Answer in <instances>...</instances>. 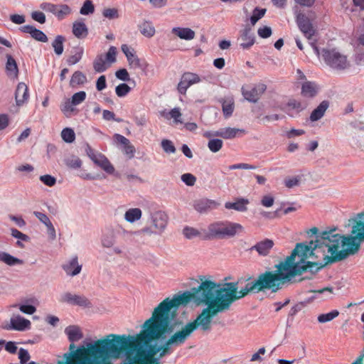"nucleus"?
I'll return each mask as SVG.
<instances>
[{"instance_id":"33","label":"nucleus","mask_w":364,"mask_h":364,"mask_svg":"<svg viewBox=\"0 0 364 364\" xmlns=\"http://www.w3.org/2000/svg\"><path fill=\"white\" fill-rule=\"evenodd\" d=\"M100 159L97 161L96 165L100 166L105 172L112 174L114 172V168L105 155L99 156Z\"/></svg>"},{"instance_id":"10","label":"nucleus","mask_w":364,"mask_h":364,"mask_svg":"<svg viewBox=\"0 0 364 364\" xmlns=\"http://www.w3.org/2000/svg\"><path fill=\"white\" fill-rule=\"evenodd\" d=\"M296 22L300 31L305 37L310 39L315 33V30L310 21L304 14L299 13L296 17Z\"/></svg>"},{"instance_id":"49","label":"nucleus","mask_w":364,"mask_h":364,"mask_svg":"<svg viewBox=\"0 0 364 364\" xmlns=\"http://www.w3.org/2000/svg\"><path fill=\"white\" fill-rule=\"evenodd\" d=\"M131 90L130 87L126 83H122L115 88L116 94L119 97L126 96Z\"/></svg>"},{"instance_id":"64","label":"nucleus","mask_w":364,"mask_h":364,"mask_svg":"<svg viewBox=\"0 0 364 364\" xmlns=\"http://www.w3.org/2000/svg\"><path fill=\"white\" fill-rule=\"evenodd\" d=\"M19 309L21 312L26 314H33L36 312V308L30 304H22L19 306Z\"/></svg>"},{"instance_id":"13","label":"nucleus","mask_w":364,"mask_h":364,"mask_svg":"<svg viewBox=\"0 0 364 364\" xmlns=\"http://www.w3.org/2000/svg\"><path fill=\"white\" fill-rule=\"evenodd\" d=\"M61 302L68 303L73 305H77L82 307H88L91 305L90 301L84 296L72 294L66 292L61 296L60 299Z\"/></svg>"},{"instance_id":"23","label":"nucleus","mask_w":364,"mask_h":364,"mask_svg":"<svg viewBox=\"0 0 364 364\" xmlns=\"http://www.w3.org/2000/svg\"><path fill=\"white\" fill-rule=\"evenodd\" d=\"M250 203L249 200L244 198H238L235 202H226L225 208L230 210L233 209L238 212H245L247 210V205Z\"/></svg>"},{"instance_id":"29","label":"nucleus","mask_w":364,"mask_h":364,"mask_svg":"<svg viewBox=\"0 0 364 364\" xmlns=\"http://www.w3.org/2000/svg\"><path fill=\"white\" fill-rule=\"evenodd\" d=\"M0 261L9 266L23 264V261L15 257L6 252H0Z\"/></svg>"},{"instance_id":"36","label":"nucleus","mask_w":364,"mask_h":364,"mask_svg":"<svg viewBox=\"0 0 364 364\" xmlns=\"http://www.w3.org/2000/svg\"><path fill=\"white\" fill-rule=\"evenodd\" d=\"M139 29L141 33L147 38H151L155 34V28L149 21H144L142 22L139 25Z\"/></svg>"},{"instance_id":"16","label":"nucleus","mask_w":364,"mask_h":364,"mask_svg":"<svg viewBox=\"0 0 364 364\" xmlns=\"http://www.w3.org/2000/svg\"><path fill=\"white\" fill-rule=\"evenodd\" d=\"M63 269L67 275L70 277H75L79 274L82 270V264L78 262L77 256H74L70 260L66 262L62 265Z\"/></svg>"},{"instance_id":"48","label":"nucleus","mask_w":364,"mask_h":364,"mask_svg":"<svg viewBox=\"0 0 364 364\" xmlns=\"http://www.w3.org/2000/svg\"><path fill=\"white\" fill-rule=\"evenodd\" d=\"M67 166L72 168H79L82 166V161L77 156H72L65 159Z\"/></svg>"},{"instance_id":"41","label":"nucleus","mask_w":364,"mask_h":364,"mask_svg":"<svg viewBox=\"0 0 364 364\" xmlns=\"http://www.w3.org/2000/svg\"><path fill=\"white\" fill-rule=\"evenodd\" d=\"M65 37L63 36H57L52 43V46L54 49L55 53L57 55H60L63 52V43Z\"/></svg>"},{"instance_id":"43","label":"nucleus","mask_w":364,"mask_h":364,"mask_svg":"<svg viewBox=\"0 0 364 364\" xmlns=\"http://www.w3.org/2000/svg\"><path fill=\"white\" fill-rule=\"evenodd\" d=\"M74 106L75 105L72 103V101L70 99H67L60 105V110L66 117H70L71 114L75 110Z\"/></svg>"},{"instance_id":"47","label":"nucleus","mask_w":364,"mask_h":364,"mask_svg":"<svg viewBox=\"0 0 364 364\" xmlns=\"http://www.w3.org/2000/svg\"><path fill=\"white\" fill-rule=\"evenodd\" d=\"M95 11V6L91 0H86L80 10L82 15H90Z\"/></svg>"},{"instance_id":"8","label":"nucleus","mask_w":364,"mask_h":364,"mask_svg":"<svg viewBox=\"0 0 364 364\" xmlns=\"http://www.w3.org/2000/svg\"><path fill=\"white\" fill-rule=\"evenodd\" d=\"M200 81L201 78L196 73L186 72L182 75L181 80L178 84V92L181 95H185L189 87Z\"/></svg>"},{"instance_id":"7","label":"nucleus","mask_w":364,"mask_h":364,"mask_svg":"<svg viewBox=\"0 0 364 364\" xmlns=\"http://www.w3.org/2000/svg\"><path fill=\"white\" fill-rule=\"evenodd\" d=\"M322 57L327 65L337 70H344L349 65L346 55L336 49L322 50Z\"/></svg>"},{"instance_id":"32","label":"nucleus","mask_w":364,"mask_h":364,"mask_svg":"<svg viewBox=\"0 0 364 364\" xmlns=\"http://www.w3.org/2000/svg\"><path fill=\"white\" fill-rule=\"evenodd\" d=\"M129 65L133 69L144 70L146 68V63L144 60L140 59L134 53L127 59Z\"/></svg>"},{"instance_id":"53","label":"nucleus","mask_w":364,"mask_h":364,"mask_svg":"<svg viewBox=\"0 0 364 364\" xmlns=\"http://www.w3.org/2000/svg\"><path fill=\"white\" fill-rule=\"evenodd\" d=\"M102 15L109 19H114L119 18L118 10L115 8L105 9Z\"/></svg>"},{"instance_id":"22","label":"nucleus","mask_w":364,"mask_h":364,"mask_svg":"<svg viewBox=\"0 0 364 364\" xmlns=\"http://www.w3.org/2000/svg\"><path fill=\"white\" fill-rule=\"evenodd\" d=\"M319 90L318 85L311 81H306L302 84L301 95L305 97L312 98L315 97Z\"/></svg>"},{"instance_id":"31","label":"nucleus","mask_w":364,"mask_h":364,"mask_svg":"<svg viewBox=\"0 0 364 364\" xmlns=\"http://www.w3.org/2000/svg\"><path fill=\"white\" fill-rule=\"evenodd\" d=\"M72 53L73 55L67 59V63L69 65H75L81 60L84 53V48L81 46H75L73 48Z\"/></svg>"},{"instance_id":"3","label":"nucleus","mask_w":364,"mask_h":364,"mask_svg":"<svg viewBox=\"0 0 364 364\" xmlns=\"http://www.w3.org/2000/svg\"><path fill=\"white\" fill-rule=\"evenodd\" d=\"M277 269L259 274L256 279L248 282L240 291L238 282L217 283L205 277H200L196 297L203 304H209L216 315L228 311L232 304L250 293H259L265 290L277 292L296 275L295 267L288 262H281Z\"/></svg>"},{"instance_id":"25","label":"nucleus","mask_w":364,"mask_h":364,"mask_svg":"<svg viewBox=\"0 0 364 364\" xmlns=\"http://www.w3.org/2000/svg\"><path fill=\"white\" fill-rule=\"evenodd\" d=\"M65 333L67 335L70 342L74 343L82 339L83 334L80 328L77 326H69L65 328Z\"/></svg>"},{"instance_id":"21","label":"nucleus","mask_w":364,"mask_h":364,"mask_svg":"<svg viewBox=\"0 0 364 364\" xmlns=\"http://www.w3.org/2000/svg\"><path fill=\"white\" fill-rule=\"evenodd\" d=\"M245 130L243 129L225 127L221 128L215 131L217 136L223 138L225 139H230L237 136L239 134H245Z\"/></svg>"},{"instance_id":"55","label":"nucleus","mask_w":364,"mask_h":364,"mask_svg":"<svg viewBox=\"0 0 364 364\" xmlns=\"http://www.w3.org/2000/svg\"><path fill=\"white\" fill-rule=\"evenodd\" d=\"M40 180L49 187H52L56 183V178L48 174L40 176Z\"/></svg>"},{"instance_id":"15","label":"nucleus","mask_w":364,"mask_h":364,"mask_svg":"<svg viewBox=\"0 0 364 364\" xmlns=\"http://www.w3.org/2000/svg\"><path fill=\"white\" fill-rule=\"evenodd\" d=\"M240 46L244 50L250 49L255 42V36L250 26H246L240 31Z\"/></svg>"},{"instance_id":"28","label":"nucleus","mask_w":364,"mask_h":364,"mask_svg":"<svg viewBox=\"0 0 364 364\" xmlns=\"http://www.w3.org/2000/svg\"><path fill=\"white\" fill-rule=\"evenodd\" d=\"M6 72L9 77L18 76V68L15 59L11 55H6Z\"/></svg>"},{"instance_id":"56","label":"nucleus","mask_w":364,"mask_h":364,"mask_svg":"<svg viewBox=\"0 0 364 364\" xmlns=\"http://www.w3.org/2000/svg\"><path fill=\"white\" fill-rule=\"evenodd\" d=\"M30 355L27 350L24 348H20L18 350V358L21 364H25L30 360Z\"/></svg>"},{"instance_id":"42","label":"nucleus","mask_w":364,"mask_h":364,"mask_svg":"<svg viewBox=\"0 0 364 364\" xmlns=\"http://www.w3.org/2000/svg\"><path fill=\"white\" fill-rule=\"evenodd\" d=\"M266 11V9L255 8L252 11V15L250 18L252 26H255L256 23L264 16Z\"/></svg>"},{"instance_id":"1","label":"nucleus","mask_w":364,"mask_h":364,"mask_svg":"<svg viewBox=\"0 0 364 364\" xmlns=\"http://www.w3.org/2000/svg\"><path fill=\"white\" fill-rule=\"evenodd\" d=\"M193 301L200 306L194 288L191 291L176 294L162 301L153 311L151 318L145 321L141 333L137 336L109 334L90 343L85 349L89 364H134L144 362L161 351L156 345L144 348L142 343L148 344L173 331V322L177 316L180 306Z\"/></svg>"},{"instance_id":"52","label":"nucleus","mask_w":364,"mask_h":364,"mask_svg":"<svg viewBox=\"0 0 364 364\" xmlns=\"http://www.w3.org/2000/svg\"><path fill=\"white\" fill-rule=\"evenodd\" d=\"M86 98V92L85 91H80L75 93L71 98L72 103L75 106L81 104Z\"/></svg>"},{"instance_id":"2","label":"nucleus","mask_w":364,"mask_h":364,"mask_svg":"<svg viewBox=\"0 0 364 364\" xmlns=\"http://www.w3.org/2000/svg\"><path fill=\"white\" fill-rule=\"evenodd\" d=\"M364 212L359 213L353 219L350 235H341L335 233L336 229L326 230L316 236L315 242L309 245L298 243L291 255L287 257L288 262L296 270V275H301L308 267L316 266V272L325 264L345 259L350 255L356 253L364 237L360 235L364 231V222L362 219Z\"/></svg>"},{"instance_id":"11","label":"nucleus","mask_w":364,"mask_h":364,"mask_svg":"<svg viewBox=\"0 0 364 364\" xmlns=\"http://www.w3.org/2000/svg\"><path fill=\"white\" fill-rule=\"evenodd\" d=\"M150 220L151 225L156 229V232L161 234L164 231L168 223L167 215L161 210L156 211L151 213Z\"/></svg>"},{"instance_id":"17","label":"nucleus","mask_w":364,"mask_h":364,"mask_svg":"<svg viewBox=\"0 0 364 364\" xmlns=\"http://www.w3.org/2000/svg\"><path fill=\"white\" fill-rule=\"evenodd\" d=\"M65 364H89L88 358L83 347L70 354Z\"/></svg>"},{"instance_id":"34","label":"nucleus","mask_w":364,"mask_h":364,"mask_svg":"<svg viewBox=\"0 0 364 364\" xmlns=\"http://www.w3.org/2000/svg\"><path fill=\"white\" fill-rule=\"evenodd\" d=\"M71 13V9L69 6L66 4H55V8L53 11V14H54L58 19L62 20L65 16H68Z\"/></svg>"},{"instance_id":"50","label":"nucleus","mask_w":364,"mask_h":364,"mask_svg":"<svg viewBox=\"0 0 364 364\" xmlns=\"http://www.w3.org/2000/svg\"><path fill=\"white\" fill-rule=\"evenodd\" d=\"M183 234L187 239H192L195 237L199 236L200 232L196 228L186 226L183 229Z\"/></svg>"},{"instance_id":"26","label":"nucleus","mask_w":364,"mask_h":364,"mask_svg":"<svg viewBox=\"0 0 364 364\" xmlns=\"http://www.w3.org/2000/svg\"><path fill=\"white\" fill-rule=\"evenodd\" d=\"M329 106V102L327 100L322 101L319 105L314 109L311 115L310 120L311 122H316L322 118Z\"/></svg>"},{"instance_id":"60","label":"nucleus","mask_w":364,"mask_h":364,"mask_svg":"<svg viewBox=\"0 0 364 364\" xmlns=\"http://www.w3.org/2000/svg\"><path fill=\"white\" fill-rule=\"evenodd\" d=\"M33 215L42 223H43L46 227L52 223L49 219V218L44 213L38 212V211H34Z\"/></svg>"},{"instance_id":"63","label":"nucleus","mask_w":364,"mask_h":364,"mask_svg":"<svg viewBox=\"0 0 364 364\" xmlns=\"http://www.w3.org/2000/svg\"><path fill=\"white\" fill-rule=\"evenodd\" d=\"M117 78L122 81L129 80V75L127 70L124 68L120 69L115 73Z\"/></svg>"},{"instance_id":"38","label":"nucleus","mask_w":364,"mask_h":364,"mask_svg":"<svg viewBox=\"0 0 364 364\" xmlns=\"http://www.w3.org/2000/svg\"><path fill=\"white\" fill-rule=\"evenodd\" d=\"M121 229H122V232L124 236L133 235H137V234H145V235H161L159 232H156V229L154 228L153 226L152 227H144L142 229H141L140 230L136 231V232L127 231L122 228H121Z\"/></svg>"},{"instance_id":"39","label":"nucleus","mask_w":364,"mask_h":364,"mask_svg":"<svg viewBox=\"0 0 364 364\" xmlns=\"http://www.w3.org/2000/svg\"><path fill=\"white\" fill-rule=\"evenodd\" d=\"M306 108V106L304 105L301 102L297 101L294 99H291L288 101L286 105V107L282 109L287 112L289 114V111L292 109H295L297 112L302 111Z\"/></svg>"},{"instance_id":"5","label":"nucleus","mask_w":364,"mask_h":364,"mask_svg":"<svg viewBox=\"0 0 364 364\" xmlns=\"http://www.w3.org/2000/svg\"><path fill=\"white\" fill-rule=\"evenodd\" d=\"M206 306L201 313L192 321L187 323L181 330L173 333L164 343L160 346L161 350L159 353V358L171 353V346H179L183 345L191 336L194 331L200 328L204 332H209L212 328V321L217 315L209 304H201Z\"/></svg>"},{"instance_id":"62","label":"nucleus","mask_w":364,"mask_h":364,"mask_svg":"<svg viewBox=\"0 0 364 364\" xmlns=\"http://www.w3.org/2000/svg\"><path fill=\"white\" fill-rule=\"evenodd\" d=\"M306 301H301L299 302L296 304H295L294 306L291 307V309L289 311V316H294L296 315L299 311L302 310L306 305Z\"/></svg>"},{"instance_id":"9","label":"nucleus","mask_w":364,"mask_h":364,"mask_svg":"<svg viewBox=\"0 0 364 364\" xmlns=\"http://www.w3.org/2000/svg\"><path fill=\"white\" fill-rule=\"evenodd\" d=\"M266 89L267 86L264 84L259 83L249 90L242 87V92L245 100L251 102H257Z\"/></svg>"},{"instance_id":"14","label":"nucleus","mask_w":364,"mask_h":364,"mask_svg":"<svg viewBox=\"0 0 364 364\" xmlns=\"http://www.w3.org/2000/svg\"><path fill=\"white\" fill-rule=\"evenodd\" d=\"M219 203L215 200L207 198H200L193 201L194 209L200 213H206L212 210L216 209Z\"/></svg>"},{"instance_id":"24","label":"nucleus","mask_w":364,"mask_h":364,"mask_svg":"<svg viewBox=\"0 0 364 364\" xmlns=\"http://www.w3.org/2000/svg\"><path fill=\"white\" fill-rule=\"evenodd\" d=\"M72 32L76 38L82 39L87 36L88 28L82 21H76L73 23Z\"/></svg>"},{"instance_id":"57","label":"nucleus","mask_w":364,"mask_h":364,"mask_svg":"<svg viewBox=\"0 0 364 364\" xmlns=\"http://www.w3.org/2000/svg\"><path fill=\"white\" fill-rule=\"evenodd\" d=\"M181 180L187 186H192L195 184L196 178L191 173H184L181 176Z\"/></svg>"},{"instance_id":"51","label":"nucleus","mask_w":364,"mask_h":364,"mask_svg":"<svg viewBox=\"0 0 364 364\" xmlns=\"http://www.w3.org/2000/svg\"><path fill=\"white\" fill-rule=\"evenodd\" d=\"M161 147L167 154H174L176 151L173 142L168 139H164L161 141Z\"/></svg>"},{"instance_id":"4","label":"nucleus","mask_w":364,"mask_h":364,"mask_svg":"<svg viewBox=\"0 0 364 364\" xmlns=\"http://www.w3.org/2000/svg\"><path fill=\"white\" fill-rule=\"evenodd\" d=\"M206 306L201 313L192 321L187 323L181 330L173 333L164 343L160 346L161 350L159 353V358L171 353V346H179L183 345L191 336L194 331L200 328L204 332H209L212 328V321L217 315L209 304H201Z\"/></svg>"},{"instance_id":"20","label":"nucleus","mask_w":364,"mask_h":364,"mask_svg":"<svg viewBox=\"0 0 364 364\" xmlns=\"http://www.w3.org/2000/svg\"><path fill=\"white\" fill-rule=\"evenodd\" d=\"M19 29L21 31H22L23 33H29L33 38H34L35 40H36L38 41L43 42V43H46L48 41L47 36L42 31L36 28L33 26H30V25L23 26Z\"/></svg>"},{"instance_id":"6","label":"nucleus","mask_w":364,"mask_h":364,"mask_svg":"<svg viewBox=\"0 0 364 364\" xmlns=\"http://www.w3.org/2000/svg\"><path fill=\"white\" fill-rule=\"evenodd\" d=\"M244 228L237 223L228 220H216L203 230L204 240H223L235 237L242 232Z\"/></svg>"},{"instance_id":"61","label":"nucleus","mask_w":364,"mask_h":364,"mask_svg":"<svg viewBox=\"0 0 364 364\" xmlns=\"http://www.w3.org/2000/svg\"><path fill=\"white\" fill-rule=\"evenodd\" d=\"M170 118H173L176 123H182L181 120V113L179 108H173L169 112Z\"/></svg>"},{"instance_id":"46","label":"nucleus","mask_w":364,"mask_h":364,"mask_svg":"<svg viewBox=\"0 0 364 364\" xmlns=\"http://www.w3.org/2000/svg\"><path fill=\"white\" fill-rule=\"evenodd\" d=\"M62 139L67 143H72L75 139V134L70 128H65L61 132Z\"/></svg>"},{"instance_id":"54","label":"nucleus","mask_w":364,"mask_h":364,"mask_svg":"<svg viewBox=\"0 0 364 364\" xmlns=\"http://www.w3.org/2000/svg\"><path fill=\"white\" fill-rule=\"evenodd\" d=\"M234 110V105L230 102H224L223 103V112L225 117H229L232 115Z\"/></svg>"},{"instance_id":"18","label":"nucleus","mask_w":364,"mask_h":364,"mask_svg":"<svg viewBox=\"0 0 364 364\" xmlns=\"http://www.w3.org/2000/svg\"><path fill=\"white\" fill-rule=\"evenodd\" d=\"M29 98L28 88L23 82H19L15 92L16 105L20 107L26 103Z\"/></svg>"},{"instance_id":"59","label":"nucleus","mask_w":364,"mask_h":364,"mask_svg":"<svg viewBox=\"0 0 364 364\" xmlns=\"http://www.w3.org/2000/svg\"><path fill=\"white\" fill-rule=\"evenodd\" d=\"M117 49L114 46H111L106 54V60L107 62L112 63L116 61Z\"/></svg>"},{"instance_id":"40","label":"nucleus","mask_w":364,"mask_h":364,"mask_svg":"<svg viewBox=\"0 0 364 364\" xmlns=\"http://www.w3.org/2000/svg\"><path fill=\"white\" fill-rule=\"evenodd\" d=\"M93 68L97 73L105 72L107 66L106 65L105 58L103 55H98L93 62Z\"/></svg>"},{"instance_id":"45","label":"nucleus","mask_w":364,"mask_h":364,"mask_svg":"<svg viewBox=\"0 0 364 364\" xmlns=\"http://www.w3.org/2000/svg\"><path fill=\"white\" fill-rule=\"evenodd\" d=\"M223 142L220 139H211L208 143V149L213 153L219 151L223 147Z\"/></svg>"},{"instance_id":"44","label":"nucleus","mask_w":364,"mask_h":364,"mask_svg":"<svg viewBox=\"0 0 364 364\" xmlns=\"http://www.w3.org/2000/svg\"><path fill=\"white\" fill-rule=\"evenodd\" d=\"M339 315L338 310H333L327 314H322L318 316V321L319 323H326L332 321Z\"/></svg>"},{"instance_id":"27","label":"nucleus","mask_w":364,"mask_h":364,"mask_svg":"<svg viewBox=\"0 0 364 364\" xmlns=\"http://www.w3.org/2000/svg\"><path fill=\"white\" fill-rule=\"evenodd\" d=\"M172 33L181 39L190 41L195 38V32L189 28L175 27Z\"/></svg>"},{"instance_id":"12","label":"nucleus","mask_w":364,"mask_h":364,"mask_svg":"<svg viewBox=\"0 0 364 364\" xmlns=\"http://www.w3.org/2000/svg\"><path fill=\"white\" fill-rule=\"evenodd\" d=\"M31 323L28 319L22 317L20 315H14L10 319V323L6 325L4 328L6 330H15L24 331L31 328Z\"/></svg>"},{"instance_id":"58","label":"nucleus","mask_w":364,"mask_h":364,"mask_svg":"<svg viewBox=\"0 0 364 364\" xmlns=\"http://www.w3.org/2000/svg\"><path fill=\"white\" fill-rule=\"evenodd\" d=\"M272 29L269 26H263L260 27L257 30V33L259 37L262 38H267L271 36L272 35Z\"/></svg>"},{"instance_id":"30","label":"nucleus","mask_w":364,"mask_h":364,"mask_svg":"<svg viewBox=\"0 0 364 364\" xmlns=\"http://www.w3.org/2000/svg\"><path fill=\"white\" fill-rule=\"evenodd\" d=\"M115 242V235L112 230L109 229L105 232L101 238V243L104 247L109 248Z\"/></svg>"},{"instance_id":"35","label":"nucleus","mask_w":364,"mask_h":364,"mask_svg":"<svg viewBox=\"0 0 364 364\" xmlns=\"http://www.w3.org/2000/svg\"><path fill=\"white\" fill-rule=\"evenodd\" d=\"M87 82L86 75L82 73L81 71H75L70 79V86L72 87H75L77 85H81L85 84Z\"/></svg>"},{"instance_id":"19","label":"nucleus","mask_w":364,"mask_h":364,"mask_svg":"<svg viewBox=\"0 0 364 364\" xmlns=\"http://www.w3.org/2000/svg\"><path fill=\"white\" fill-rule=\"evenodd\" d=\"M274 246L273 240L270 239H265L260 242H257L255 245H253L250 250H255L257 253L261 256H267L269 255L270 250L272 249Z\"/></svg>"},{"instance_id":"37","label":"nucleus","mask_w":364,"mask_h":364,"mask_svg":"<svg viewBox=\"0 0 364 364\" xmlns=\"http://www.w3.org/2000/svg\"><path fill=\"white\" fill-rule=\"evenodd\" d=\"M141 210L139 208H130L126 211L124 218L129 223H134L141 218Z\"/></svg>"}]
</instances>
